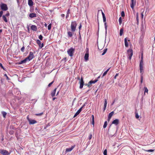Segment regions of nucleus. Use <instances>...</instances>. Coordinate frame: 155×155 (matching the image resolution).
<instances>
[{
  "instance_id": "nucleus-1",
  "label": "nucleus",
  "mask_w": 155,
  "mask_h": 155,
  "mask_svg": "<svg viewBox=\"0 0 155 155\" xmlns=\"http://www.w3.org/2000/svg\"><path fill=\"white\" fill-rule=\"evenodd\" d=\"M143 64V54L142 53L141 55V60L140 61L139 64L140 70V73L141 74V75H143L144 72Z\"/></svg>"
},
{
  "instance_id": "nucleus-2",
  "label": "nucleus",
  "mask_w": 155,
  "mask_h": 155,
  "mask_svg": "<svg viewBox=\"0 0 155 155\" xmlns=\"http://www.w3.org/2000/svg\"><path fill=\"white\" fill-rule=\"evenodd\" d=\"M77 24L76 21L72 22L71 25V30L73 32H74L76 30V28Z\"/></svg>"
},
{
  "instance_id": "nucleus-3",
  "label": "nucleus",
  "mask_w": 155,
  "mask_h": 155,
  "mask_svg": "<svg viewBox=\"0 0 155 155\" xmlns=\"http://www.w3.org/2000/svg\"><path fill=\"white\" fill-rule=\"evenodd\" d=\"M127 54L128 56V58L130 60H131L133 55V51L132 49L129 48L127 50Z\"/></svg>"
},
{
  "instance_id": "nucleus-4",
  "label": "nucleus",
  "mask_w": 155,
  "mask_h": 155,
  "mask_svg": "<svg viewBox=\"0 0 155 155\" xmlns=\"http://www.w3.org/2000/svg\"><path fill=\"white\" fill-rule=\"evenodd\" d=\"M74 48H71L68 50V54L70 56L72 57L73 56V54L74 52Z\"/></svg>"
},
{
  "instance_id": "nucleus-5",
  "label": "nucleus",
  "mask_w": 155,
  "mask_h": 155,
  "mask_svg": "<svg viewBox=\"0 0 155 155\" xmlns=\"http://www.w3.org/2000/svg\"><path fill=\"white\" fill-rule=\"evenodd\" d=\"M89 58V49L88 48H86V53L85 54L84 58L85 61H87L88 59Z\"/></svg>"
},
{
  "instance_id": "nucleus-6",
  "label": "nucleus",
  "mask_w": 155,
  "mask_h": 155,
  "mask_svg": "<svg viewBox=\"0 0 155 155\" xmlns=\"http://www.w3.org/2000/svg\"><path fill=\"white\" fill-rule=\"evenodd\" d=\"M0 7L1 9L3 11H6L8 10V8L7 5L5 4H1Z\"/></svg>"
},
{
  "instance_id": "nucleus-7",
  "label": "nucleus",
  "mask_w": 155,
  "mask_h": 155,
  "mask_svg": "<svg viewBox=\"0 0 155 155\" xmlns=\"http://www.w3.org/2000/svg\"><path fill=\"white\" fill-rule=\"evenodd\" d=\"M34 58V54L32 52H30L29 56L26 58L28 61H30L32 60Z\"/></svg>"
},
{
  "instance_id": "nucleus-8",
  "label": "nucleus",
  "mask_w": 155,
  "mask_h": 155,
  "mask_svg": "<svg viewBox=\"0 0 155 155\" xmlns=\"http://www.w3.org/2000/svg\"><path fill=\"white\" fill-rule=\"evenodd\" d=\"M27 119L29 122V124H33L37 123V121L35 120L29 119L28 116L27 117Z\"/></svg>"
},
{
  "instance_id": "nucleus-9",
  "label": "nucleus",
  "mask_w": 155,
  "mask_h": 155,
  "mask_svg": "<svg viewBox=\"0 0 155 155\" xmlns=\"http://www.w3.org/2000/svg\"><path fill=\"white\" fill-rule=\"evenodd\" d=\"M0 153L3 155H8L9 154V152L5 150H0Z\"/></svg>"
},
{
  "instance_id": "nucleus-10",
  "label": "nucleus",
  "mask_w": 155,
  "mask_h": 155,
  "mask_svg": "<svg viewBox=\"0 0 155 155\" xmlns=\"http://www.w3.org/2000/svg\"><path fill=\"white\" fill-rule=\"evenodd\" d=\"M97 82V79H95L94 81H91L88 82V83L87 84V85L88 87H90L91 86V85L92 84H94L95 83Z\"/></svg>"
},
{
  "instance_id": "nucleus-11",
  "label": "nucleus",
  "mask_w": 155,
  "mask_h": 155,
  "mask_svg": "<svg viewBox=\"0 0 155 155\" xmlns=\"http://www.w3.org/2000/svg\"><path fill=\"white\" fill-rule=\"evenodd\" d=\"M136 5V0H131V3L130 5L131 8L132 9H134V7Z\"/></svg>"
},
{
  "instance_id": "nucleus-12",
  "label": "nucleus",
  "mask_w": 155,
  "mask_h": 155,
  "mask_svg": "<svg viewBox=\"0 0 155 155\" xmlns=\"http://www.w3.org/2000/svg\"><path fill=\"white\" fill-rule=\"evenodd\" d=\"M100 12L102 13V15H103V18L104 21H105L106 20V17L105 16V15H104V13L103 12L102 10H98V13H99V12Z\"/></svg>"
},
{
  "instance_id": "nucleus-13",
  "label": "nucleus",
  "mask_w": 155,
  "mask_h": 155,
  "mask_svg": "<svg viewBox=\"0 0 155 155\" xmlns=\"http://www.w3.org/2000/svg\"><path fill=\"white\" fill-rule=\"evenodd\" d=\"M119 120L118 119H116L112 122V124H114L115 125H117L119 124Z\"/></svg>"
},
{
  "instance_id": "nucleus-14",
  "label": "nucleus",
  "mask_w": 155,
  "mask_h": 155,
  "mask_svg": "<svg viewBox=\"0 0 155 155\" xmlns=\"http://www.w3.org/2000/svg\"><path fill=\"white\" fill-rule=\"evenodd\" d=\"M75 147V145H74L73 146H72L71 148H67L65 152H66V153H67L68 152H70V151H71Z\"/></svg>"
},
{
  "instance_id": "nucleus-15",
  "label": "nucleus",
  "mask_w": 155,
  "mask_h": 155,
  "mask_svg": "<svg viewBox=\"0 0 155 155\" xmlns=\"http://www.w3.org/2000/svg\"><path fill=\"white\" fill-rule=\"evenodd\" d=\"M128 38H125L124 39L125 46L126 47H128L129 45L127 42Z\"/></svg>"
},
{
  "instance_id": "nucleus-16",
  "label": "nucleus",
  "mask_w": 155,
  "mask_h": 155,
  "mask_svg": "<svg viewBox=\"0 0 155 155\" xmlns=\"http://www.w3.org/2000/svg\"><path fill=\"white\" fill-rule=\"evenodd\" d=\"M29 16L30 18H35L36 17V14L35 13H31L29 15Z\"/></svg>"
},
{
  "instance_id": "nucleus-17",
  "label": "nucleus",
  "mask_w": 155,
  "mask_h": 155,
  "mask_svg": "<svg viewBox=\"0 0 155 155\" xmlns=\"http://www.w3.org/2000/svg\"><path fill=\"white\" fill-rule=\"evenodd\" d=\"M31 29L34 31H36L37 30V28L35 25H32L31 27Z\"/></svg>"
},
{
  "instance_id": "nucleus-18",
  "label": "nucleus",
  "mask_w": 155,
  "mask_h": 155,
  "mask_svg": "<svg viewBox=\"0 0 155 155\" xmlns=\"http://www.w3.org/2000/svg\"><path fill=\"white\" fill-rule=\"evenodd\" d=\"M28 4L30 7L32 6L33 5V2L32 0H28Z\"/></svg>"
},
{
  "instance_id": "nucleus-19",
  "label": "nucleus",
  "mask_w": 155,
  "mask_h": 155,
  "mask_svg": "<svg viewBox=\"0 0 155 155\" xmlns=\"http://www.w3.org/2000/svg\"><path fill=\"white\" fill-rule=\"evenodd\" d=\"M107 101L106 99H105L104 100V110L105 111L106 108L107 107Z\"/></svg>"
},
{
  "instance_id": "nucleus-20",
  "label": "nucleus",
  "mask_w": 155,
  "mask_h": 155,
  "mask_svg": "<svg viewBox=\"0 0 155 155\" xmlns=\"http://www.w3.org/2000/svg\"><path fill=\"white\" fill-rule=\"evenodd\" d=\"M56 89H57L56 88H55L54 90V91L52 92L51 93V95L52 97H54V96L55 94V92H56Z\"/></svg>"
},
{
  "instance_id": "nucleus-21",
  "label": "nucleus",
  "mask_w": 155,
  "mask_h": 155,
  "mask_svg": "<svg viewBox=\"0 0 155 155\" xmlns=\"http://www.w3.org/2000/svg\"><path fill=\"white\" fill-rule=\"evenodd\" d=\"M27 61H28V60L26 58L23 60H22V61H21L20 62V64H22L25 63Z\"/></svg>"
},
{
  "instance_id": "nucleus-22",
  "label": "nucleus",
  "mask_w": 155,
  "mask_h": 155,
  "mask_svg": "<svg viewBox=\"0 0 155 155\" xmlns=\"http://www.w3.org/2000/svg\"><path fill=\"white\" fill-rule=\"evenodd\" d=\"M123 31H124V30L123 29V28H121L120 30V31L119 34H120V36L122 35L123 34Z\"/></svg>"
},
{
  "instance_id": "nucleus-23",
  "label": "nucleus",
  "mask_w": 155,
  "mask_h": 155,
  "mask_svg": "<svg viewBox=\"0 0 155 155\" xmlns=\"http://www.w3.org/2000/svg\"><path fill=\"white\" fill-rule=\"evenodd\" d=\"M110 68H108L106 71H105L103 74V76H105V75H106V74L107 73V72H108V71H109V70L110 69Z\"/></svg>"
},
{
  "instance_id": "nucleus-24",
  "label": "nucleus",
  "mask_w": 155,
  "mask_h": 155,
  "mask_svg": "<svg viewBox=\"0 0 155 155\" xmlns=\"http://www.w3.org/2000/svg\"><path fill=\"white\" fill-rule=\"evenodd\" d=\"M91 123L94 126V117L93 115H92V118L91 120Z\"/></svg>"
},
{
  "instance_id": "nucleus-25",
  "label": "nucleus",
  "mask_w": 155,
  "mask_h": 155,
  "mask_svg": "<svg viewBox=\"0 0 155 155\" xmlns=\"http://www.w3.org/2000/svg\"><path fill=\"white\" fill-rule=\"evenodd\" d=\"M144 94H145L146 93H148V90L147 88V87H144Z\"/></svg>"
},
{
  "instance_id": "nucleus-26",
  "label": "nucleus",
  "mask_w": 155,
  "mask_h": 155,
  "mask_svg": "<svg viewBox=\"0 0 155 155\" xmlns=\"http://www.w3.org/2000/svg\"><path fill=\"white\" fill-rule=\"evenodd\" d=\"M114 111H112L110 112V113H109V115L111 118L112 116L113 115V114H114Z\"/></svg>"
},
{
  "instance_id": "nucleus-27",
  "label": "nucleus",
  "mask_w": 155,
  "mask_h": 155,
  "mask_svg": "<svg viewBox=\"0 0 155 155\" xmlns=\"http://www.w3.org/2000/svg\"><path fill=\"white\" fill-rule=\"evenodd\" d=\"M2 18L3 20L6 22H8V20H7L6 18L5 17V16L3 15L2 16Z\"/></svg>"
},
{
  "instance_id": "nucleus-28",
  "label": "nucleus",
  "mask_w": 155,
  "mask_h": 155,
  "mask_svg": "<svg viewBox=\"0 0 155 155\" xmlns=\"http://www.w3.org/2000/svg\"><path fill=\"white\" fill-rule=\"evenodd\" d=\"M138 16H139V14L138 13H137L136 14V20L137 21L138 23L139 21Z\"/></svg>"
},
{
  "instance_id": "nucleus-29",
  "label": "nucleus",
  "mask_w": 155,
  "mask_h": 155,
  "mask_svg": "<svg viewBox=\"0 0 155 155\" xmlns=\"http://www.w3.org/2000/svg\"><path fill=\"white\" fill-rule=\"evenodd\" d=\"M68 36L70 37H71L72 36V32L71 31L68 32Z\"/></svg>"
},
{
  "instance_id": "nucleus-30",
  "label": "nucleus",
  "mask_w": 155,
  "mask_h": 155,
  "mask_svg": "<svg viewBox=\"0 0 155 155\" xmlns=\"http://www.w3.org/2000/svg\"><path fill=\"white\" fill-rule=\"evenodd\" d=\"M107 51V48H105V49H104L103 50V52L102 54V55H104V54H105V53Z\"/></svg>"
},
{
  "instance_id": "nucleus-31",
  "label": "nucleus",
  "mask_w": 155,
  "mask_h": 155,
  "mask_svg": "<svg viewBox=\"0 0 155 155\" xmlns=\"http://www.w3.org/2000/svg\"><path fill=\"white\" fill-rule=\"evenodd\" d=\"M107 125V121H106L104 122V124L103 125L104 128H106Z\"/></svg>"
},
{
  "instance_id": "nucleus-32",
  "label": "nucleus",
  "mask_w": 155,
  "mask_h": 155,
  "mask_svg": "<svg viewBox=\"0 0 155 155\" xmlns=\"http://www.w3.org/2000/svg\"><path fill=\"white\" fill-rule=\"evenodd\" d=\"M80 112L79 111H78L74 115V117H76L78 115L80 114Z\"/></svg>"
},
{
  "instance_id": "nucleus-33",
  "label": "nucleus",
  "mask_w": 155,
  "mask_h": 155,
  "mask_svg": "<svg viewBox=\"0 0 155 155\" xmlns=\"http://www.w3.org/2000/svg\"><path fill=\"white\" fill-rule=\"evenodd\" d=\"M84 81L83 80V78L82 77L81 78V80L80 81L79 83H80V84H84Z\"/></svg>"
},
{
  "instance_id": "nucleus-34",
  "label": "nucleus",
  "mask_w": 155,
  "mask_h": 155,
  "mask_svg": "<svg viewBox=\"0 0 155 155\" xmlns=\"http://www.w3.org/2000/svg\"><path fill=\"white\" fill-rule=\"evenodd\" d=\"M121 16L122 17H124L125 16L124 12V11H122L121 12Z\"/></svg>"
},
{
  "instance_id": "nucleus-35",
  "label": "nucleus",
  "mask_w": 155,
  "mask_h": 155,
  "mask_svg": "<svg viewBox=\"0 0 155 155\" xmlns=\"http://www.w3.org/2000/svg\"><path fill=\"white\" fill-rule=\"evenodd\" d=\"M37 43L38 44L39 46L41 45V43L40 41L39 40H37L36 41Z\"/></svg>"
},
{
  "instance_id": "nucleus-36",
  "label": "nucleus",
  "mask_w": 155,
  "mask_h": 155,
  "mask_svg": "<svg viewBox=\"0 0 155 155\" xmlns=\"http://www.w3.org/2000/svg\"><path fill=\"white\" fill-rule=\"evenodd\" d=\"M118 21L119 23V24L121 25L122 23V19L121 17H120L119 18Z\"/></svg>"
},
{
  "instance_id": "nucleus-37",
  "label": "nucleus",
  "mask_w": 155,
  "mask_h": 155,
  "mask_svg": "<svg viewBox=\"0 0 155 155\" xmlns=\"http://www.w3.org/2000/svg\"><path fill=\"white\" fill-rule=\"evenodd\" d=\"M51 24H49L48 25V30H50L51 29Z\"/></svg>"
},
{
  "instance_id": "nucleus-38",
  "label": "nucleus",
  "mask_w": 155,
  "mask_h": 155,
  "mask_svg": "<svg viewBox=\"0 0 155 155\" xmlns=\"http://www.w3.org/2000/svg\"><path fill=\"white\" fill-rule=\"evenodd\" d=\"M143 75H141V84L143 83Z\"/></svg>"
},
{
  "instance_id": "nucleus-39",
  "label": "nucleus",
  "mask_w": 155,
  "mask_h": 155,
  "mask_svg": "<svg viewBox=\"0 0 155 155\" xmlns=\"http://www.w3.org/2000/svg\"><path fill=\"white\" fill-rule=\"evenodd\" d=\"M107 150H105L103 152V154L104 155H107Z\"/></svg>"
},
{
  "instance_id": "nucleus-40",
  "label": "nucleus",
  "mask_w": 155,
  "mask_h": 155,
  "mask_svg": "<svg viewBox=\"0 0 155 155\" xmlns=\"http://www.w3.org/2000/svg\"><path fill=\"white\" fill-rule=\"evenodd\" d=\"M2 114H3V117H5L6 115V113L5 112H2Z\"/></svg>"
},
{
  "instance_id": "nucleus-41",
  "label": "nucleus",
  "mask_w": 155,
  "mask_h": 155,
  "mask_svg": "<svg viewBox=\"0 0 155 155\" xmlns=\"http://www.w3.org/2000/svg\"><path fill=\"white\" fill-rule=\"evenodd\" d=\"M148 152H153L154 151V150H152V149H150V150H146Z\"/></svg>"
},
{
  "instance_id": "nucleus-42",
  "label": "nucleus",
  "mask_w": 155,
  "mask_h": 155,
  "mask_svg": "<svg viewBox=\"0 0 155 155\" xmlns=\"http://www.w3.org/2000/svg\"><path fill=\"white\" fill-rule=\"evenodd\" d=\"M103 47H104V46H103V45L101 48L100 47V48L99 47V45H98V44H97V48L99 50H101V49H103Z\"/></svg>"
},
{
  "instance_id": "nucleus-43",
  "label": "nucleus",
  "mask_w": 155,
  "mask_h": 155,
  "mask_svg": "<svg viewBox=\"0 0 155 155\" xmlns=\"http://www.w3.org/2000/svg\"><path fill=\"white\" fill-rule=\"evenodd\" d=\"M43 114V113H41L39 114H36L35 115L36 116H41Z\"/></svg>"
},
{
  "instance_id": "nucleus-44",
  "label": "nucleus",
  "mask_w": 155,
  "mask_h": 155,
  "mask_svg": "<svg viewBox=\"0 0 155 155\" xmlns=\"http://www.w3.org/2000/svg\"><path fill=\"white\" fill-rule=\"evenodd\" d=\"M42 38L43 37L42 35H40L39 36V38L41 40L42 39Z\"/></svg>"
},
{
  "instance_id": "nucleus-45",
  "label": "nucleus",
  "mask_w": 155,
  "mask_h": 155,
  "mask_svg": "<svg viewBox=\"0 0 155 155\" xmlns=\"http://www.w3.org/2000/svg\"><path fill=\"white\" fill-rule=\"evenodd\" d=\"M83 85H84V84H80V88L81 89L83 87Z\"/></svg>"
},
{
  "instance_id": "nucleus-46",
  "label": "nucleus",
  "mask_w": 155,
  "mask_h": 155,
  "mask_svg": "<svg viewBox=\"0 0 155 155\" xmlns=\"http://www.w3.org/2000/svg\"><path fill=\"white\" fill-rule=\"evenodd\" d=\"M44 46V45H43V43H42V44L41 45H41L39 46V48H41Z\"/></svg>"
},
{
  "instance_id": "nucleus-47",
  "label": "nucleus",
  "mask_w": 155,
  "mask_h": 155,
  "mask_svg": "<svg viewBox=\"0 0 155 155\" xmlns=\"http://www.w3.org/2000/svg\"><path fill=\"white\" fill-rule=\"evenodd\" d=\"M25 49V48L24 46H23L21 48V51L22 52H23L24 51V50Z\"/></svg>"
},
{
  "instance_id": "nucleus-48",
  "label": "nucleus",
  "mask_w": 155,
  "mask_h": 155,
  "mask_svg": "<svg viewBox=\"0 0 155 155\" xmlns=\"http://www.w3.org/2000/svg\"><path fill=\"white\" fill-rule=\"evenodd\" d=\"M53 82H54V81H53L52 82H51V83H50L48 85V87H50L51 85L53 84Z\"/></svg>"
},
{
  "instance_id": "nucleus-49",
  "label": "nucleus",
  "mask_w": 155,
  "mask_h": 155,
  "mask_svg": "<svg viewBox=\"0 0 155 155\" xmlns=\"http://www.w3.org/2000/svg\"><path fill=\"white\" fill-rule=\"evenodd\" d=\"M0 67H1L4 70H5L2 64L1 63H0Z\"/></svg>"
},
{
  "instance_id": "nucleus-50",
  "label": "nucleus",
  "mask_w": 155,
  "mask_h": 155,
  "mask_svg": "<svg viewBox=\"0 0 155 155\" xmlns=\"http://www.w3.org/2000/svg\"><path fill=\"white\" fill-rule=\"evenodd\" d=\"M3 13V12L2 11H1L0 12V17H1L2 16Z\"/></svg>"
},
{
  "instance_id": "nucleus-51",
  "label": "nucleus",
  "mask_w": 155,
  "mask_h": 155,
  "mask_svg": "<svg viewBox=\"0 0 155 155\" xmlns=\"http://www.w3.org/2000/svg\"><path fill=\"white\" fill-rule=\"evenodd\" d=\"M118 75H119L118 73H116V74H115V75L114 76V78H115V79H116L117 77L118 76Z\"/></svg>"
},
{
  "instance_id": "nucleus-52",
  "label": "nucleus",
  "mask_w": 155,
  "mask_h": 155,
  "mask_svg": "<svg viewBox=\"0 0 155 155\" xmlns=\"http://www.w3.org/2000/svg\"><path fill=\"white\" fill-rule=\"evenodd\" d=\"M92 135L91 134H90L89 137H88V139L89 140H91V138H92Z\"/></svg>"
},
{
  "instance_id": "nucleus-53",
  "label": "nucleus",
  "mask_w": 155,
  "mask_h": 155,
  "mask_svg": "<svg viewBox=\"0 0 155 155\" xmlns=\"http://www.w3.org/2000/svg\"><path fill=\"white\" fill-rule=\"evenodd\" d=\"M83 106H82L81 108H80L79 109L78 111H79L80 113V112L82 110V108H83Z\"/></svg>"
},
{
  "instance_id": "nucleus-54",
  "label": "nucleus",
  "mask_w": 155,
  "mask_h": 155,
  "mask_svg": "<svg viewBox=\"0 0 155 155\" xmlns=\"http://www.w3.org/2000/svg\"><path fill=\"white\" fill-rule=\"evenodd\" d=\"M110 119H111V118L109 116V115H108V119H107L108 121H110Z\"/></svg>"
},
{
  "instance_id": "nucleus-55",
  "label": "nucleus",
  "mask_w": 155,
  "mask_h": 155,
  "mask_svg": "<svg viewBox=\"0 0 155 155\" xmlns=\"http://www.w3.org/2000/svg\"><path fill=\"white\" fill-rule=\"evenodd\" d=\"M110 119H111V118L109 116V115H108V119H107L108 121H110Z\"/></svg>"
},
{
  "instance_id": "nucleus-56",
  "label": "nucleus",
  "mask_w": 155,
  "mask_h": 155,
  "mask_svg": "<svg viewBox=\"0 0 155 155\" xmlns=\"http://www.w3.org/2000/svg\"><path fill=\"white\" fill-rule=\"evenodd\" d=\"M9 13L8 12L5 15V17L6 16H8L9 15Z\"/></svg>"
},
{
  "instance_id": "nucleus-57",
  "label": "nucleus",
  "mask_w": 155,
  "mask_h": 155,
  "mask_svg": "<svg viewBox=\"0 0 155 155\" xmlns=\"http://www.w3.org/2000/svg\"><path fill=\"white\" fill-rule=\"evenodd\" d=\"M4 76L6 77V78H7V80H8L9 79L8 78V76H7V75L6 74H4Z\"/></svg>"
},
{
  "instance_id": "nucleus-58",
  "label": "nucleus",
  "mask_w": 155,
  "mask_h": 155,
  "mask_svg": "<svg viewBox=\"0 0 155 155\" xmlns=\"http://www.w3.org/2000/svg\"><path fill=\"white\" fill-rule=\"evenodd\" d=\"M143 16H144V15H143V13H141V18L142 19H143Z\"/></svg>"
},
{
  "instance_id": "nucleus-59",
  "label": "nucleus",
  "mask_w": 155,
  "mask_h": 155,
  "mask_svg": "<svg viewBox=\"0 0 155 155\" xmlns=\"http://www.w3.org/2000/svg\"><path fill=\"white\" fill-rule=\"evenodd\" d=\"M136 117L137 118H139V116H138V115L137 114H136Z\"/></svg>"
},
{
  "instance_id": "nucleus-60",
  "label": "nucleus",
  "mask_w": 155,
  "mask_h": 155,
  "mask_svg": "<svg viewBox=\"0 0 155 155\" xmlns=\"http://www.w3.org/2000/svg\"><path fill=\"white\" fill-rule=\"evenodd\" d=\"M70 9H68L67 11V14H70Z\"/></svg>"
},
{
  "instance_id": "nucleus-61",
  "label": "nucleus",
  "mask_w": 155,
  "mask_h": 155,
  "mask_svg": "<svg viewBox=\"0 0 155 155\" xmlns=\"http://www.w3.org/2000/svg\"><path fill=\"white\" fill-rule=\"evenodd\" d=\"M81 24H80V26H79V29H81Z\"/></svg>"
},
{
  "instance_id": "nucleus-62",
  "label": "nucleus",
  "mask_w": 155,
  "mask_h": 155,
  "mask_svg": "<svg viewBox=\"0 0 155 155\" xmlns=\"http://www.w3.org/2000/svg\"><path fill=\"white\" fill-rule=\"evenodd\" d=\"M69 16V14H67L66 15V18H68Z\"/></svg>"
},
{
  "instance_id": "nucleus-63",
  "label": "nucleus",
  "mask_w": 155,
  "mask_h": 155,
  "mask_svg": "<svg viewBox=\"0 0 155 155\" xmlns=\"http://www.w3.org/2000/svg\"><path fill=\"white\" fill-rule=\"evenodd\" d=\"M35 10H37V11H38V12H39V11H38V8H35Z\"/></svg>"
},
{
  "instance_id": "nucleus-64",
  "label": "nucleus",
  "mask_w": 155,
  "mask_h": 155,
  "mask_svg": "<svg viewBox=\"0 0 155 155\" xmlns=\"http://www.w3.org/2000/svg\"><path fill=\"white\" fill-rule=\"evenodd\" d=\"M45 25L46 27H47V24L46 23H45Z\"/></svg>"
}]
</instances>
